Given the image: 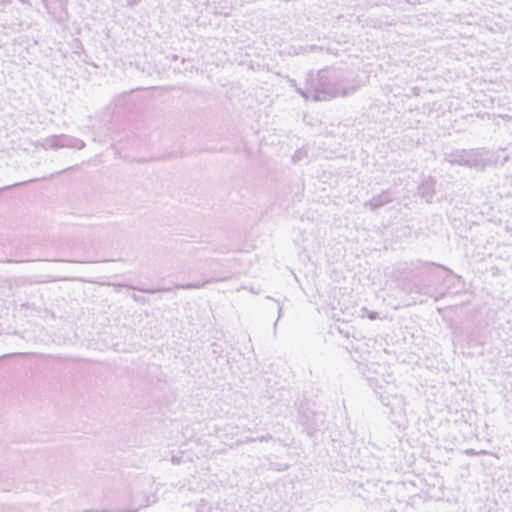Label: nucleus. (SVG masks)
Here are the masks:
<instances>
[{"mask_svg": "<svg viewBox=\"0 0 512 512\" xmlns=\"http://www.w3.org/2000/svg\"><path fill=\"white\" fill-rule=\"evenodd\" d=\"M394 200L392 192L387 189L381 193L373 196L368 202L365 203L366 207H370L372 211H375L386 204L391 203Z\"/></svg>", "mask_w": 512, "mask_h": 512, "instance_id": "obj_8", "label": "nucleus"}, {"mask_svg": "<svg viewBox=\"0 0 512 512\" xmlns=\"http://www.w3.org/2000/svg\"><path fill=\"white\" fill-rule=\"evenodd\" d=\"M478 451H476L475 449H472V448H469V449H466L464 451V453L467 455V456H475V455H478L477 453Z\"/></svg>", "mask_w": 512, "mask_h": 512, "instance_id": "obj_14", "label": "nucleus"}, {"mask_svg": "<svg viewBox=\"0 0 512 512\" xmlns=\"http://www.w3.org/2000/svg\"><path fill=\"white\" fill-rule=\"evenodd\" d=\"M315 48H316V46H314V45H311V46H310V49H311V50H312V49H315Z\"/></svg>", "mask_w": 512, "mask_h": 512, "instance_id": "obj_22", "label": "nucleus"}, {"mask_svg": "<svg viewBox=\"0 0 512 512\" xmlns=\"http://www.w3.org/2000/svg\"><path fill=\"white\" fill-rule=\"evenodd\" d=\"M197 512H203V511L201 510V508H198V509H197Z\"/></svg>", "mask_w": 512, "mask_h": 512, "instance_id": "obj_23", "label": "nucleus"}, {"mask_svg": "<svg viewBox=\"0 0 512 512\" xmlns=\"http://www.w3.org/2000/svg\"><path fill=\"white\" fill-rule=\"evenodd\" d=\"M193 68H194L193 66H191L190 68L185 67V68H184V71H192V70H193Z\"/></svg>", "mask_w": 512, "mask_h": 512, "instance_id": "obj_19", "label": "nucleus"}, {"mask_svg": "<svg viewBox=\"0 0 512 512\" xmlns=\"http://www.w3.org/2000/svg\"><path fill=\"white\" fill-rule=\"evenodd\" d=\"M21 184H22V183H14V184H12V185H8V186L1 187V188H0V192H1V191L8 190V189H10V188H12V187L20 186Z\"/></svg>", "mask_w": 512, "mask_h": 512, "instance_id": "obj_15", "label": "nucleus"}, {"mask_svg": "<svg viewBox=\"0 0 512 512\" xmlns=\"http://www.w3.org/2000/svg\"><path fill=\"white\" fill-rule=\"evenodd\" d=\"M42 147L44 149L58 150L60 148H74L81 150L85 147V142L79 138L66 135H51L43 139Z\"/></svg>", "mask_w": 512, "mask_h": 512, "instance_id": "obj_7", "label": "nucleus"}, {"mask_svg": "<svg viewBox=\"0 0 512 512\" xmlns=\"http://www.w3.org/2000/svg\"><path fill=\"white\" fill-rule=\"evenodd\" d=\"M231 278V272H214L213 275L209 279H205L203 281H197V282H190L186 284H176L173 287H153V288H140L135 287L132 285H127L128 288L132 290H138L143 293H149V294H155L159 292H171L176 289H184V290H191V289H200L204 288L207 284L212 282H219V281H226Z\"/></svg>", "mask_w": 512, "mask_h": 512, "instance_id": "obj_4", "label": "nucleus"}, {"mask_svg": "<svg viewBox=\"0 0 512 512\" xmlns=\"http://www.w3.org/2000/svg\"><path fill=\"white\" fill-rule=\"evenodd\" d=\"M362 311L364 313H366V316L370 319V320H375L379 317V314L378 312L376 311H369L367 308H363Z\"/></svg>", "mask_w": 512, "mask_h": 512, "instance_id": "obj_12", "label": "nucleus"}, {"mask_svg": "<svg viewBox=\"0 0 512 512\" xmlns=\"http://www.w3.org/2000/svg\"><path fill=\"white\" fill-rule=\"evenodd\" d=\"M477 453H478V455H488V454H490V452L487 451V450H480Z\"/></svg>", "mask_w": 512, "mask_h": 512, "instance_id": "obj_16", "label": "nucleus"}, {"mask_svg": "<svg viewBox=\"0 0 512 512\" xmlns=\"http://www.w3.org/2000/svg\"><path fill=\"white\" fill-rule=\"evenodd\" d=\"M435 185L436 180L433 179L432 177H429L418 186V194L427 203H431L433 200V197L435 195Z\"/></svg>", "mask_w": 512, "mask_h": 512, "instance_id": "obj_9", "label": "nucleus"}, {"mask_svg": "<svg viewBox=\"0 0 512 512\" xmlns=\"http://www.w3.org/2000/svg\"><path fill=\"white\" fill-rule=\"evenodd\" d=\"M309 85H310V72L307 74V77H306V80H305L303 86L298 87L296 85V82L293 81V86L296 88L297 93L299 95H301L304 99L313 101V95H312L313 93L308 91L310 89Z\"/></svg>", "mask_w": 512, "mask_h": 512, "instance_id": "obj_10", "label": "nucleus"}, {"mask_svg": "<svg viewBox=\"0 0 512 512\" xmlns=\"http://www.w3.org/2000/svg\"><path fill=\"white\" fill-rule=\"evenodd\" d=\"M34 181H37V178H34ZM29 182H33V180H29ZM21 183H22L21 185H23V184H25V183H28V181L21 182Z\"/></svg>", "mask_w": 512, "mask_h": 512, "instance_id": "obj_21", "label": "nucleus"}, {"mask_svg": "<svg viewBox=\"0 0 512 512\" xmlns=\"http://www.w3.org/2000/svg\"><path fill=\"white\" fill-rule=\"evenodd\" d=\"M326 421L325 414L321 411H314L308 407L301 406L299 410V422L309 437H313L320 431Z\"/></svg>", "mask_w": 512, "mask_h": 512, "instance_id": "obj_6", "label": "nucleus"}, {"mask_svg": "<svg viewBox=\"0 0 512 512\" xmlns=\"http://www.w3.org/2000/svg\"><path fill=\"white\" fill-rule=\"evenodd\" d=\"M15 354H5L3 356H0V359L2 358H8V357H11V356H14Z\"/></svg>", "mask_w": 512, "mask_h": 512, "instance_id": "obj_17", "label": "nucleus"}, {"mask_svg": "<svg viewBox=\"0 0 512 512\" xmlns=\"http://www.w3.org/2000/svg\"><path fill=\"white\" fill-rule=\"evenodd\" d=\"M272 439H273V437L269 433L257 437V441H259V442H266V441H269V440H272Z\"/></svg>", "mask_w": 512, "mask_h": 512, "instance_id": "obj_13", "label": "nucleus"}, {"mask_svg": "<svg viewBox=\"0 0 512 512\" xmlns=\"http://www.w3.org/2000/svg\"><path fill=\"white\" fill-rule=\"evenodd\" d=\"M380 401L387 409L384 411L390 421L397 427L404 426L406 422L405 399L397 394H381Z\"/></svg>", "mask_w": 512, "mask_h": 512, "instance_id": "obj_5", "label": "nucleus"}, {"mask_svg": "<svg viewBox=\"0 0 512 512\" xmlns=\"http://www.w3.org/2000/svg\"><path fill=\"white\" fill-rule=\"evenodd\" d=\"M246 441L247 442H254V441H257V438H247Z\"/></svg>", "mask_w": 512, "mask_h": 512, "instance_id": "obj_18", "label": "nucleus"}, {"mask_svg": "<svg viewBox=\"0 0 512 512\" xmlns=\"http://www.w3.org/2000/svg\"><path fill=\"white\" fill-rule=\"evenodd\" d=\"M132 299L137 302V303H141V304H147L149 302V299L145 296H140V295H137L135 293H133L131 295Z\"/></svg>", "mask_w": 512, "mask_h": 512, "instance_id": "obj_11", "label": "nucleus"}, {"mask_svg": "<svg viewBox=\"0 0 512 512\" xmlns=\"http://www.w3.org/2000/svg\"><path fill=\"white\" fill-rule=\"evenodd\" d=\"M281 312H282V308L279 307V309H278V319L281 317Z\"/></svg>", "mask_w": 512, "mask_h": 512, "instance_id": "obj_20", "label": "nucleus"}, {"mask_svg": "<svg viewBox=\"0 0 512 512\" xmlns=\"http://www.w3.org/2000/svg\"><path fill=\"white\" fill-rule=\"evenodd\" d=\"M310 89L313 101H326L338 96L354 93L358 86L350 85L347 72L336 68H324L317 73L310 72Z\"/></svg>", "mask_w": 512, "mask_h": 512, "instance_id": "obj_2", "label": "nucleus"}, {"mask_svg": "<svg viewBox=\"0 0 512 512\" xmlns=\"http://www.w3.org/2000/svg\"><path fill=\"white\" fill-rule=\"evenodd\" d=\"M407 270L414 280L408 284L409 292L423 294L435 301L443 298L449 289V285L460 277L453 274L448 268L433 262L422 260L405 263Z\"/></svg>", "mask_w": 512, "mask_h": 512, "instance_id": "obj_1", "label": "nucleus"}, {"mask_svg": "<svg viewBox=\"0 0 512 512\" xmlns=\"http://www.w3.org/2000/svg\"><path fill=\"white\" fill-rule=\"evenodd\" d=\"M489 152L484 148L477 149H451L444 151V161L452 164L465 166L468 168H475L479 171H484L486 167L493 163L491 158L486 157Z\"/></svg>", "mask_w": 512, "mask_h": 512, "instance_id": "obj_3", "label": "nucleus"}]
</instances>
